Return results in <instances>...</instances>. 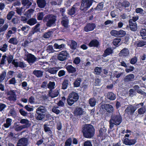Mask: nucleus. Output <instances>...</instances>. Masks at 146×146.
Segmentation results:
<instances>
[{"mask_svg": "<svg viewBox=\"0 0 146 146\" xmlns=\"http://www.w3.org/2000/svg\"><path fill=\"white\" fill-rule=\"evenodd\" d=\"M136 110V108L135 107L130 105L127 108L125 111L128 115H132Z\"/></svg>", "mask_w": 146, "mask_h": 146, "instance_id": "obj_12", "label": "nucleus"}, {"mask_svg": "<svg viewBox=\"0 0 146 146\" xmlns=\"http://www.w3.org/2000/svg\"><path fill=\"white\" fill-rule=\"evenodd\" d=\"M60 68L59 67H56V68H51L47 70L48 72L52 74H56L57 71L60 69Z\"/></svg>", "mask_w": 146, "mask_h": 146, "instance_id": "obj_25", "label": "nucleus"}, {"mask_svg": "<svg viewBox=\"0 0 146 146\" xmlns=\"http://www.w3.org/2000/svg\"><path fill=\"white\" fill-rule=\"evenodd\" d=\"M79 96L76 92H72L68 96V98L67 100V102L68 104L71 106L74 102L76 101L78 99Z\"/></svg>", "mask_w": 146, "mask_h": 146, "instance_id": "obj_6", "label": "nucleus"}, {"mask_svg": "<svg viewBox=\"0 0 146 146\" xmlns=\"http://www.w3.org/2000/svg\"><path fill=\"white\" fill-rule=\"evenodd\" d=\"M13 127L15 131H19L24 128H27V126L26 125H20L19 124H18L16 122L14 123Z\"/></svg>", "mask_w": 146, "mask_h": 146, "instance_id": "obj_13", "label": "nucleus"}, {"mask_svg": "<svg viewBox=\"0 0 146 146\" xmlns=\"http://www.w3.org/2000/svg\"><path fill=\"white\" fill-rule=\"evenodd\" d=\"M8 25L7 24H5L2 27L0 28V33L5 31L8 28Z\"/></svg>", "mask_w": 146, "mask_h": 146, "instance_id": "obj_52", "label": "nucleus"}, {"mask_svg": "<svg viewBox=\"0 0 146 146\" xmlns=\"http://www.w3.org/2000/svg\"><path fill=\"white\" fill-rule=\"evenodd\" d=\"M110 33L112 36H118V31L115 30H112L111 31Z\"/></svg>", "mask_w": 146, "mask_h": 146, "instance_id": "obj_61", "label": "nucleus"}, {"mask_svg": "<svg viewBox=\"0 0 146 146\" xmlns=\"http://www.w3.org/2000/svg\"><path fill=\"white\" fill-rule=\"evenodd\" d=\"M135 76L133 74H129L126 76L124 78L123 80L126 82H128L133 81Z\"/></svg>", "mask_w": 146, "mask_h": 146, "instance_id": "obj_16", "label": "nucleus"}, {"mask_svg": "<svg viewBox=\"0 0 146 146\" xmlns=\"http://www.w3.org/2000/svg\"><path fill=\"white\" fill-rule=\"evenodd\" d=\"M68 54L66 51H62L60 52L57 56L58 59L61 61H64L67 59Z\"/></svg>", "mask_w": 146, "mask_h": 146, "instance_id": "obj_8", "label": "nucleus"}, {"mask_svg": "<svg viewBox=\"0 0 146 146\" xmlns=\"http://www.w3.org/2000/svg\"><path fill=\"white\" fill-rule=\"evenodd\" d=\"M52 111L53 112L57 114H59L60 112L58 107H54L52 109Z\"/></svg>", "mask_w": 146, "mask_h": 146, "instance_id": "obj_45", "label": "nucleus"}, {"mask_svg": "<svg viewBox=\"0 0 146 146\" xmlns=\"http://www.w3.org/2000/svg\"><path fill=\"white\" fill-rule=\"evenodd\" d=\"M140 34L142 38L143 39L146 40V30L143 29L141 31Z\"/></svg>", "mask_w": 146, "mask_h": 146, "instance_id": "obj_38", "label": "nucleus"}, {"mask_svg": "<svg viewBox=\"0 0 146 146\" xmlns=\"http://www.w3.org/2000/svg\"><path fill=\"white\" fill-rule=\"evenodd\" d=\"M18 66V67L22 68H25L27 66V65L24 62H19Z\"/></svg>", "mask_w": 146, "mask_h": 146, "instance_id": "obj_59", "label": "nucleus"}, {"mask_svg": "<svg viewBox=\"0 0 146 146\" xmlns=\"http://www.w3.org/2000/svg\"><path fill=\"white\" fill-rule=\"evenodd\" d=\"M82 81L81 78H77L74 83V86L75 87H79L80 85V83Z\"/></svg>", "mask_w": 146, "mask_h": 146, "instance_id": "obj_34", "label": "nucleus"}, {"mask_svg": "<svg viewBox=\"0 0 146 146\" xmlns=\"http://www.w3.org/2000/svg\"><path fill=\"white\" fill-rule=\"evenodd\" d=\"M121 40V39L120 38H116L113 40V44L114 45L116 46L120 42Z\"/></svg>", "mask_w": 146, "mask_h": 146, "instance_id": "obj_53", "label": "nucleus"}, {"mask_svg": "<svg viewBox=\"0 0 146 146\" xmlns=\"http://www.w3.org/2000/svg\"><path fill=\"white\" fill-rule=\"evenodd\" d=\"M96 25L94 23H89L84 27V30L86 32L92 31L96 28Z\"/></svg>", "mask_w": 146, "mask_h": 146, "instance_id": "obj_10", "label": "nucleus"}, {"mask_svg": "<svg viewBox=\"0 0 146 146\" xmlns=\"http://www.w3.org/2000/svg\"><path fill=\"white\" fill-rule=\"evenodd\" d=\"M77 6H79V4L76 3L73 5L71 9H69L68 10V14L70 15H72L74 14L77 10Z\"/></svg>", "mask_w": 146, "mask_h": 146, "instance_id": "obj_17", "label": "nucleus"}, {"mask_svg": "<svg viewBox=\"0 0 146 146\" xmlns=\"http://www.w3.org/2000/svg\"><path fill=\"white\" fill-rule=\"evenodd\" d=\"M54 46L56 48L60 49L64 47V45L63 44L59 45L58 44L56 43L54 44Z\"/></svg>", "mask_w": 146, "mask_h": 146, "instance_id": "obj_56", "label": "nucleus"}, {"mask_svg": "<svg viewBox=\"0 0 146 146\" xmlns=\"http://www.w3.org/2000/svg\"><path fill=\"white\" fill-rule=\"evenodd\" d=\"M59 92L58 90L55 89L52 91V90H50L48 92V95L52 98L57 97L59 94Z\"/></svg>", "mask_w": 146, "mask_h": 146, "instance_id": "obj_18", "label": "nucleus"}, {"mask_svg": "<svg viewBox=\"0 0 146 146\" xmlns=\"http://www.w3.org/2000/svg\"><path fill=\"white\" fill-rule=\"evenodd\" d=\"M36 3L38 6L40 8H44L46 5L45 0H37Z\"/></svg>", "mask_w": 146, "mask_h": 146, "instance_id": "obj_23", "label": "nucleus"}, {"mask_svg": "<svg viewBox=\"0 0 146 146\" xmlns=\"http://www.w3.org/2000/svg\"><path fill=\"white\" fill-rule=\"evenodd\" d=\"M96 102V101L94 98H90L89 100V104L92 107L94 106Z\"/></svg>", "mask_w": 146, "mask_h": 146, "instance_id": "obj_48", "label": "nucleus"}, {"mask_svg": "<svg viewBox=\"0 0 146 146\" xmlns=\"http://www.w3.org/2000/svg\"><path fill=\"white\" fill-rule=\"evenodd\" d=\"M40 26V24H37L33 28L32 31L34 32L35 33V32H39L40 31V28H39Z\"/></svg>", "mask_w": 146, "mask_h": 146, "instance_id": "obj_43", "label": "nucleus"}, {"mask_svg": "<svg viewBox=\"0 0 146 146\" xmlns=\"http://www.w3.org/2000/svg\"><path fill=\"white\" fill-rule=\"evenodd\" d=\"M113 52V50L111 48H107L104 51V53L103 54V56L104 57H106L112 54Z\"/></svg>", "mask_w": 146, "mask_h": 146, "instance_id": "obj_28", "label": "nucleus"}, {"mask_svg": "<svg viewBox=\"0 0 146 146\" xmlns=\"http://www.w3.org/2000/svg\"><path fill=\"white\" fill-rule=\"evenodd\" d=\"M8 42L11 44L16 45L18 43V41L16 38H12L9 39Z\"/></svg>", "mask_w": 146, "mask_h": 146, "instance_id": "obj_36", "label": "nucleus"}, {"mask_svg": "<svg viewBox=\"0 0 146 146\" xmlns=\"http://www.w3.org/2000/svg\"><path fill=\"white\" fill-rule=\"evenodd\" d=\"M122 121V117L119 113L112 114L109 121L110 128H112L114 127V125H119Z\"/></svg>", "mask_w": 146, "mask_h": 146, "instance_id": "obj_2", "label": "nucleus"}, {"mask_svg": "<svg viewBox=\"0 0 146 146\" xmlns=\"http://www.w3.org/2000/svg\"><path fill=\"white\" fill-rule=\"evenodd\" d=\"M104 4L103 3H101L98 5L97 7L95 9L96 10H102Z\"/></svg>", "mask_w": 146, "mask_h": 146, "instance_id": "obj_60", "label": "nucleus"}, {"mask_svg": "<svg viewBox=\"0 0 146 146\" xmlns=\"http://www.w3.org/2000/svg\"><path fill=\"white\" fill-rule=\"evenodd\" d=\"M99 45V42L96 39H94L92 40L89 44V46L90 47H97Z\"/></svg>", "mask_w": 146, "mask_h": 146, "instance_id": "obj_21", "label": "nucleus"}, {"mask_svg": "<svg viewBox=\"0 0 146 146\" xmlns=\"http://www.w3.org/2000/svg\"><path fill=\"white\" fill-rule=\"evenodd\" d=\"M68 80H64L62 83V88L63 89H66L68 85Z\"/></svg>", "mask_w": 146, "mask_h": 146, "instance_id": "obj_37", "label": "nucleus"}, {"mask_svg": "<svg viewBox=\"0 0 146 146\" xmlns=\"http://www.w3.org/2000/svg\"><path fill=\"white\" fill-rule=\"evenodd\" d=\"M47 111L46 107L40 106L36 109L35 115L36 119L38 120H42L45 117V115L44 113Z\"/></svg>", "mask_w": 146, "mask_h": 146, "instance_id": "obj_4", "label": "nucleus"}, {"mask_svg": "<svg viewBox=\"0 0 146 146\" xmlns=\"http://www.w3.org/2000/svg\"><path fill=\"white\" fill-rule=\"evenodd\" d=\"M84 112L83 110L81 108L77 107L74 111V114L75 115L80 116L83 114Z\"/></svg>", "mask_w": 146, "mask_h": 146, "instance_id": "obj_20", "label": "nucleus"}, {"mask_svg": "<svg viewBox=\"0 0 146 146\" xmlns=\"http://www.w3.org/2000/svg\"><path fill=\"white\" fill-rule=\"evenodd\" d=\"M92 3V1L90 0H82L80 9L82 11H86L90 7Z\"/></svg>", "mask_w": 146, "mask_h": 146, "instance_id": "obj_7", "label": "nucleus"}, {"mask_svg": "<svg viewBox=\"0 0 146 146\" xmlns=\"http://www.w3.org/2000/svg\"><path fill=\"white\" fill-rule=\"evenodd\" d=\"M72 139L71 138H69L65 142L64 146H70L72 143Z\"/></svg>", "mask_w": 146, "mask_h": 146, "instance_id": "obj_58", "label": "nucleus"}, {"mask_svg": "<svg viewBox=\"0 0 146 146\" xmlns=\"http://www.w3.org/2000/svg\"><path fill=\"white\" fill-rule=\"evenodd\" d=\"M29 121L26 119H22L20 121V123L22 124H25V125H26L27 126L29 124Z\"/></svg>", "mask_w": 146, "mask_h": 146, "instance_id": "obj_55", "label": "nucleus"}, {"mask_svg": "<svg viewBox=\"0 0 146 146\" xmlns=\"http://www.w3.org/2000/svg\"><path fill=\"white\" fill-rule=\"evenodd\" d=\"M28 102L31 104H34L35 103V98L32 96H31L29 98Z\"/></svg>", "mask_w": 146, "mask_h": 146, "instance_id": "obj_62", "label": "nucleus"}, {"mask_svg": "<svg viewBox=\"0 0 146 146\" xmlns=\"http://www.w3.org/2000/svg\"><path fill=\"white\" fill-rule=\"evenodd\" d=\"M57 17V16L55 15L48 14L44 17L43 21L46 22V25L47 27H50L55 25Z\"/></svg>", "mask_w": 146, "mask_h": 146, "instance_id": "obj_3", "label": "nucleus"}, {"mask_svg": "<svg viewBox=\"0 0 146 146\" xmlns=\"http://www.w3.org/2000/svg\"><path fill=\"white\" fill-rule=\"evenodd\" d=\"M12 121L11 119L8 118L6 121V123L3 124V126L5 128L9 127L11 125V123Z\"/></svg>", "mask_w": 146, "mask_h": 146, "instance_id": "obj_30", "label": "nucleus"}, {"mask_svg": "<svg viewBox=\"0 0 146 146\" xmlns=\"http://www.w3.org/2000/svg\"><path fill=\"white\" fill-rule=\"evenodd\" d=\"M24 8L23 7H21V8H16V11L17 13L20 15H21L22 14V13L23 12V9Z\"/></svg>", "mask_w": 146, "mask_h": 146, "instance_id": "obj_50", "label": "nucleus"}, {"mask_svg": "<svg viewBox=\"0 0 146 146\" xmlns=\"http://www.w3.org/2000/svg\"><path fill=\"white\" fill-rule=\"evenodd\" d=\"M43 72L40 70H35L33 74L38 78H40L43 75Z\"/></svg>", "mask_w": 146, "mask_h": 146, "instance_id": "obj_26", "label": "nucleus"}, {"mask_svg": "<svg viewBox=\"0 0 146 146\" xmlns=\"http://www.w3.org/2000/svg\"><path fill=\"white\" fill-rule=\"evenodd\" d=\"M44 131L45 132L50 134L52 133V131L50 130V128L46 124H44Z\"/></svg>", "mask_w": 146, "mask_h": 146, "instance_id": "obj_32", "label": "nucleus"}, {"mask_svg": "<svg viewBox=\"0 0 146 146\" xmlns=\"http://www.w3.org/2000/svg\"><path fill=\"white\" fill-rule=\"evenodd\" d=\"M136 92L134 89L133 88L130 89L129 91V95L131 97H133L136 95Z\"/></svg>", "mask_w": 146, "mask_h": 146, "instance_id": "obj_39", "label": "nucleus"}, {"mask_svg": "<svg viewBox=\"0 0 146 146\" xmlns=\"http://www.w3.org/2000/svg\"><path fill=\"white\" fill-rule=\"evenodd\" d=\"M15 12L13 11L10 12L7 14V19L10 20L11 19L12 17L14 15Z\"/></svg>", "mask_w": 146, "mask_h": 146, "instance_id": "obj_49", "label": "nucleus"}, {"mask_svg": "<svg viewBox=\"0 0 146 146\" xmlns=\"http://www.w3.org/2000/svg\"><path fill=\"white\" fill-rule=\"evenodd\" d=\"M25 51L24 58L27 61L30 65H31L36 61L37 58L34 55L29 53L26 50Z\"/></svg>", "mask_w": 146, "mask_h": 146, "instance_id": "obj_5", "label": "nucleus"}, {"mask_svg": "<svg viewBox=\"0 0 146 146\" xmlns=\"http://www.w3.org/2000/svg\"><path fill=\"white\" fill-rule=\"evenodd\" d=\"M129 22L131 30L133 31H136L137 27L136 23L134 22V21H133L132 20H129Z\"/></svg>", "mask_w": 146, "mask_h": 146, "instance_id": "obj_14", "label": "nucleus"}, {"mask_svg": "<svg viewBox=\"0 0 146 146\" xmlns=\"http://www.w3.org/2000/svg\"><path fill=\"white\" fill-rule=\"evenodd\" d=\"M29 27V26L26 25L21 27V30L22 31L24 32V34L25 35H26L28 31H29V29H28V28Z\"/></svg>", "mask_w": 146, "mask_h": 146, "instance_id": "obj_44", "label": "nucleus"}, {"mask_svg": "<svg viewBox=\"0 0 146 146\" xmlns=\"http://www.w3.org/2000/svg\"><path fill=\"white\" fill-rule=\"evenodd\" d=\"M71 48L75 50L77 46V44L76 42L72 40L71 41V43L70 45Z\"/></svg>", "mask_w": 146, "mask_h": 146, "instance_id": "obj_40", "label": "nucleus"}, {"mask_svg": "<svg viewBox=\"0 0 146 146\" xmlns=\"http://www.w3.org/2000/svg\"><path fill=\"white\" fill-rule=\"evenodd\" d=\"M68 20H62L61 23L62 26L65 27L67 28L68 26Z\"/></svg>", "mask_w": 146, "mask_h": 146, "instance_id": "obj_46", "label": "nucleus"}, {"mask_svg": "<svg viewBox=\"0 0 146 146\" xmlns=\"http://www.w3.org/2000/svg\"><path fill=\"white\" fill-rule=\"evenodd\" d=\"M9 113L13 116H15L16 115V113L14 108L11 109L9 112Z\"/></svg>", "mask_w": 146, "mask_h": 146, "instance_id": "obj_63", "label": "nucleus"}, {"mask_svg": "<svg viewBox=\"0 0 146 146\" xmlns=\"http://www.w3.org/2000/svg\"><path fill=\"white\" fill-rule=\"evenodd\" d=\"M8 45L7 43H5L1 45L0 47V50L3 52H6L8 49Z\"/></svg>", "mask_w": 146, "mask_h": 146, "instance_id": "obj_31", "label": "nucleus"}, {"mask_svg": "<svg viewBox=\"0 0 146 146\" xmlns=\"http://www.w3.org/2000/svg\"><path fill=\"white\" fill-rule=\"evenodd\" d=\"M146 111L145 108L143 107L138 109V113L139 114H142L144 113Z\"/></svg>", "mask_w": 146, "mask_h": 146, "instance_id": "obj_47", "label": "nucleus"}, {"mask_svg": "<svg viewBox=\"0 0 146 146\" xmlns=\"http://www.w3.org/2000/svg\"><path fill=\"white\" fill-rule=\"evenodd\" d=\"M37 22L36 19L35 18H31L29 19L27 22V24L30 26L33 25Z\"/></svg>", "mask_w": 146, "mask_h": 146, "instance_id": "obj_27", "label": "nucleus"}, {"mask_svg": "<svg viewBox=\"0 0 146 146\" xmlns=\"http://www.w3.org/2000/svg\"><path fill=\"white\" fill-rule=\"evenodd\" d=\"M29 144L28 139L27 138L23 137L18 141L17 146H27Z\"/></svg>", "mask_w": 146, "mask_h": 146, "instance_id": "obj_9", "label": "nucleus"}, {"mask_svg": "<svg viewBox=\"0 0 146 146\" xmlns=\"http://www.w3.org/2000/svg\"><path fill=\"white\" fill-rule=\"evenodd\" d=\"M136 141V139H129L126 138L124 139L123 143L127 145H132L135 144Z\"/></svg>", "mask_w": 146, "mask_h": 146, "instance_id": "obj_15", "label": "nucleus"}, {"mask_svg": "<svg viewBox=\"0 0 146 146\" xmlns=\"http://www.w3.org/2000/svg\"><path fill=\"white\" fill-rule=\"evenodd\" d=\"M107 98L111 100H115L116 98L115 95L112 92H109L107 94Z\"/></svg>", "mask_w": 146, "mask_h": 146, "instance_id": "obj_29", "label": "nucleus"}, {"mask_svg": "<svg viewBox=\"0 0 146 146\" xmlns=\"http://www.w3.org/2000/svg\"><path fill=\"white\" fill-rule=\"evenodd\" d=\"M55 85V83L54 82L50 81L48 84H47V87L50 90H52V89L54 88Z\"/></svg>", "mask_w": 146, "mask_h": 146, "instance_id": "obj_33", "label": "nucleus"}, {"mask_svg": "<svg viewBox=\"0 0 146 146\" xmlns=\"http://www.w3.org/2000/svg\"><path fill=\"white\" fill-rule=\"evenodd\" d=\"M44 15L43 12L39 13L37 15V18L38 20H42Z\"/></svg>", "mask_w": 146, "mask_h": 146, "instance_id": "obj_51", "label": "nucleus"}, {"mask_svg": "<svg viewBox=\"0 0 146 146\" xmlns=\"http://www.w3.org/2000/svg\"><path fill=\"white\" fill-rule=\"evenodd\" d=\"M21 2L23 7H25L27 9L29 8L32 4L29 0H22Z\"/></svg>", "mask_w": 146, "mask_h": 146, "instance_id": "obj_24", "label": "nucleus"}, {"mask_svg": "<svg viewBox=\"0 0 146 146\" xmlns=\"http://www.w3.org/2000/svg\"><path fill=\"white\" fill-rule=\"evenodd\" d=\"M107 131V129L104 127L101 128L99 130L100 134L101 136H104L106 134V132Z\"/></svg>", "mask_w": 146, "mask_h": 146, "instance_id": "obj_41", "label": "nucleus"}, {"mask_svg": "<svg viewBox=\"0 0 146 146\" xmlns=\"http://www.w3.org/2000/svg\"><path fill=\"white\" fill-rule=\"evenodd\" d=\"M7 57L6 55H4L2 56V58H1L0 64L1 65L4 64L5 63L6 61V58Z\"/></svg>", "mask_w": 146, "mask_h": 146, "instance_id": "obj_64", "label": "nucleus"}, {"mask_svg": "<svg viewBox=\"0 0 146 146\" xmlns=\"http://www.w3.org/2000/svg\"><path fill=\"white\" fill-rule=\"evenodd\" d=\"M12 21L14 24H18L20 23V20L17 17L13 18L12 20Z\"/></svg>", "mask_w": 146, "mask_h": 146, "instance_id": "obj_57", "label": "nucleus"}, {"mask_svg": "<svg viewBox=\"0 0 146 146\" xmlns=\"http://www.w3.org/2000/svg\"><path fill=\"white\" fill-rule=\"evenodd\" d=\"M65 66L68 72L69 73H73L76 71V68L71 65H66Z\"/></svg>", "mask_w": 146, "mask_h": 146, "instance_id": "obj_22", "label": "nucleus"}, {"mask_svg": "<svg viewBox=\"0 0 146 146\" xmlns=\"http://www.w3.org/2000/svg\"><path fill=\"white\" fill-rule=\"evenodd\" d=\"M129 53L128 49L124 48L120 51L119 54L120 56L126 57L129 55Z\"/></svg>", "mask_w": 146, "mask_h": 146, "instance_id": "obj_19", "label": "nucleus"}, {"mask_svg": "<svg viewBox=\"0 0 146 146\" xmlns=\"http://www.w3.org/2000/svg\"><path fill=\"white\" fill-rule=\"evenodd\" d=\"M100 107L103 109H105L107 112L109 113H112L113 111V107L110 104H102L101 105Z\"/></svg>", "mask_w": 146, "mask_h": 146, "instance_id": "obj_11", "label": "nucleus"}, {"mask_svg": "<svg viewBox=\"0 0 146 146\" xmlns=\"http://www.w3.org/2000/svg\"><path fill=\"white\" fill-rule=\"evenodd\" d=\"M118 36L122 37L124 36L126 34V32L122 30H121L118 31Z\"/></svg>", "mask_w": 146, "mask_h": 146, "instance_id": "obj_54", "label": "nucleus"}, {"mask_svg": "<svg viewBox=\"0 0 146 146\" xmlns=\"http://www.w3.org/2000/svg\"><path fill=\"white\" fill-rule=\"evenodd\" d=\"M82 132L83 136L86 138H90L94 135L95 129L93 126L90 124H86L82 128Z\"/></svg>", "mask_w": 146, "mask_h": 146, "instance_id": "obj_1", "label": "nucleus"}, {"mask_svg": "<svg viewBox=\"0 0 146 146\" xmlns=\"http://www.w3.org/2000/svg\"><path fill=\"white\" fill-rule=\"evenodd\" d=\"M53 32L52 31H50L47 32L45 33L43 35V37L45 38H47L50 37L52 35Z\"/></svg>", "mask_w": 146, "mask_h": 146, "instance_id": "obj_35", "label": "nucleus"}, {"mask_svg": "<svg viewBox=\"0 0 146 146\" xmlns=\"http://www.w3.org/2000/svg\"><path fill=\"white\" fill-rule=\"evenodd\" d=\"M6 75V72L3 71L0 76V82H2L4 80Z\"/></svg>", "mask_w": 146, "mask_h": 146, "instance_id": "obj_42", "label": "nucleus"}]
</instances>
